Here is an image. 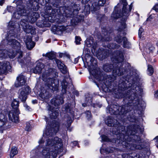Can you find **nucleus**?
I'll return each mask as SVG.
<instances>
[{
    "mask_svg": "<svg viewBox=\"0 0 158 158\" xmlns=\"http://www.w3.org/2000/svg\"><path fill=\"white\" fill-rule=\"evenodd\" d=\"M13 53H10V52H9L8 53V55L10 58H13L15 57L16 56L15 53L12 51Z\"/></svg>",
    "mask_w": 158,
    "mask_h": 158,
    "instance_id": "nucleus-47",
    "label": "nucleus"
},
{
    "mask_svg": "<svg viewBox=\"0 0 158 158\" xmlns=\"http://www.w3.org/2000/svg\"><path fill=\"white\" fill-rule=\"evenodd\" d=\"M105 51H103L102 52V53L103 54H101L100 53H98V54L97 57L100 60H102L103 59H105L107 56L109 55V53L108 52H106L105 55L104 54Z\"/></svg>",
    "mask_w": 158,
    "mask_h": 158,
    "instance_id": "nucleus-31",
    "label": "nucleus"
},
{
    "mask_svg": "<svg viewBox=\"0 0 158 158\" xmlns=\"http://www.w3.org/2000/svg\"><path fill=\"white\" fill-rule=\"evenodd\" d=\"M128 106L123 105L119 106L117 105H112L110 107L108 106L106 109V112L111 114L122 115L126 114L130 110Z\"/></svg>",
    "mask_w": 158,
    "mask_h": 158,
    "instance_id": "nucleus-8",
    "label": "nucleus"
},
{
    "mask_svg": "<svg viewBox=\"0 0 158 158\" xmlns=\"http://www.w3.org/2000/svg\"><path fill=\"white\" fill-rule=\"evenodd\" d=\"M89 58L90 59V61L91 62L90 64L91 66H93V69H94L97 67V62L95 59L91 56H89Z\"/></svg>",
    "mask_w": 158,
    "mask_h": 158,
    "instance_id": "nucleus-32",
    "label": "nucleus"
},
{
    "mask_svg": "<svg viewBox=\"0 0 158 158\" xmlns=\"http://www.w3.org/2000/svg\"><path fill=\"white\" fill-rule=\"evenodd\" d=\"M74 94L76 95L77 96H78L79 95V93L78 92L77 90H75L74 91Z\"/></svg>",
    "mask_w": 158,
    "mask_h": 158,
    "instance_id": "nucleus-60",
    "label": "nucleus"
},
{
    "mask_svg": "<svg viewBox=\"0 0 158 158\" xmlns=\"http://www.w3.org/2000/svg\"><path fill=\"white\" fill-rule=\"evenodd\" d=\"M52 129H46L45 132V134L47 136H50L52 135V133H51L52 131Z\"/></svg>",
    "mask_w": 158,
    "mask_h": 158,
    "instance_id": "nucleus-44",
    "label": "nucleus"
},
{
    "mask_svg": "<svg viewBox=\"0 0 158 158\" xmlns=\"http://www.w3.org/2000/svg\"><path fill=\"white\" fill-rule=\"evenodd\" d=\"M58 74L55 69L51 68L46 70L43 74L42 79L45 82V85L53 91L58 90L59 81L53 78Z\"/></svg>",
    "mask_w": 158,
    "mask_h": 158,
    "instance_id": "nucleus-4",
    "label": "nucleus"
},
{
    "mask_svg": "<svg viewBox=\"0 0 158 158\" xmlns=\"http://www.w3.org/2000/svg\"><path fill=\"white\" fill-rule=\"evenodd\" d=\"M18 153L17 148L15 147H13L12 148L10 153V158H13V157L17 155Z\"/></svg>",
    "mask_w": 158,
    "mask_h": 158,
    "instance_id": "nucleus-33",
    "label": "nucleus"
},
{
    "mask_svg": "<svg viewBox=\"0 0 158 158\" xmlns=\"http://www.w3.org/2000/svg\"><path fill=\"white\" fill-rule=\"evenodd\" d=\"M26 128H30L31 127H32L31 125L30 124V123L29 122H27L26 123Z\"/></svg>",
    "mask_w": 158,
    "mask_h": 158,
    "instance_id": "nucleus-53",
    "label": "nucleus"
},
{
    "mask_svg": "<svg viewBox=\"0 0 158 158\" xmlns=\"http://www.w3.org/2000/svg\"><path fill=\"white\" fill-rule=\"evenodd\" d=\"M60 124L58 122L56 121H53L52 123V124L51 126L50 127L52 128H58L59 127Z\"/></svg>",
    "mask_w": 158,
    "mask_h": 158,
    "instance_id": "nucleus-37",
    "label": "nucleus"
},
{
    "mask_svg": "<svg viewBox=\"0 0 158 158\" xmlns=\"http://www.w3.org/2000/svg\"><path fill=\"white\" fill-rule=\"evenodd\" d=\"M43 56L47 57L50 60L54 59L55 60V59H56L55 58V55L54 53L52 52L48 53L45 54H43Z\"/></svg>",
    "mask_w": 158,
    "mask_h": 158,
    "instance_id": "nucleus-35",
    "label": "nucleus"
},
{
    "mask_svg": "<svg viewBox=\"0 0 158 158\" xmlns=\"http://www.w3.org/2000/svg\"><path fill=\"white\" fill-rule=\"evenodd\" d=\"M51 103L55 106H58L64 103V100L62 97L60 96L52 99L51 101Z\"/></svg>",
    "mask_w": 158,
    "mask_h": 158,
    "instance_id": "nucleus-22",
    "label": "nucleus"
},
{
    "mask_svg": "<svg viewBox=\"0 0 158 158\" xmlns=\"http://www.w3.org/2000/svg\"><path fill=\"white\" fill-rule=\"evenodd\" d=\"M16 55L18 56V60L19 62L21 63H24V60L21 59V58L23 57V52L22 51L19 50L17 52Z\"/></svg>",
    "mask_w": 158,
    "mask_h": 158,
    "instance_id": "nucleus-30",
    "label": "nucleus"
},
{
    "mask_svg": "<svg viewBox=\"0 0 158 158\" xmlns=\"http://www.w3.org/2000/svg\"><path fill=\"white\" fill-rule=\"evenodd\" d=\"M108 47L110 49L118 48L119 47V45L116 44L115 43L110 44L107 45Z\"/></svg>",
    "mask_w": 158,
    "mask_h": 158,
    "instance_id": "nucleus-36",
    "label": "nucleus"
},
{
    "mask_svg": "<svg viewBox=\"0 0 158 158\" xmlns=\"http://www.w3.org/2000/svg\"><path fill=\"white\" fill-rule=\"evenodd\" d=\"M62 86V91L63 94L65 93L66 92L67 90L69 88V86L70 85L71 86V85L70 84H68V83L66 82V80L64 79L61 83Z\"/></svg>",
    "mask_w": 158,
    "mask_h": 158,
    "instance_id": "nucleus-26",
    "label": "nucleus"
},
{
    "mask_svg": "<svg viewBox=\"0 0 158 158\" xmlns=\"http://www.w3.org/2000/svg\"><path fill=\"white\" fill-rule=\"evenodd\" d=\"M154 96L155 97L158 98V91L156 92L155 94H154Z\"/></svg>",
    "mask_w": 158,
    "mask_h": 158,
    "instance_id": "nucleus-62",
    "label": "nucleus"
},
{
    "mask_svg": "<svg viewBox=\"0 0 158 158\" xmlns=\"http://www.w3.org/2000/svg\"><path fill=\"white\" fill-rule=\"evenodd\" d=\"M154 48L153 46L151 45L150 47H149L148 48V50L149 51V53L152 52V51L154 50Z\"/></svg>",
    "mask_w": 158,
    "mask_h": 158,
    "instance_id": "nucleus-52",
    "label": "nucleus"
},
{
    "mask_svg": "<svg viewBox=\"0 0 158 158\" xmlns=\"http://www.w3.org/2000/svg\"><path fill=\"white\" fill-rule=\"evenodd\" d=\"M18 7L17 10L14 13L12 17L16 19H19L21 16L26 17L27 14L28 13V10H26V9Z\"/></svg>",
    "mask_w": 158,
    "mask_h": 158,
    "instance_id": "nucleus-13",
    "label": "nucleus"
},
{
    "mask_svg": "<svg viewBox=\"0 0 158 158\" xmlns=\"http://www.w3.org/2000/svg\"><path fill=\"white\" fill-rule=\"evenodd\" d=\"M24 41L25 43L26 47L28 50L31 49L35 46V43L32 40L30 36H25L24 38Z\"/></svg>",
    "mask_w": 158,
    "mask_h": 158,
    "instance_id": "nucleus-18",
    "label": "nucleus"
},
{
    "mask_svg": "<svg viewBox=\"0 0 158 158\" xmlns=\"http://www.w3.org/2000/svg\"><path fill=\"white\" fill-rule=\"evenodd\" d=\"M91 102H92L91 99H90V102H89V103H87V104H86V103H84L82 104V105L84 107H85V106H89V104H91Z\"/></svg>",
    "mask_w": 158,
    "mask_h": 158,
    "instance_id": "nucleus-54",
    "label": "nucleus"
},
{
    "mask_svg": "<svg viewBox=\"0 0 158 158\" xmlns=\"http://www.w3.org/2000/svg\"><path fill=\"white\" fill-rule=\"evenodd\" d=\"M86 117L88 119H90L91 118V113L89 111H87L85 112Z\"/></svg>",
    "mask_w": 158,
    "mask_h": 158,
    "instance_id": "nucleus-46",
    "label": "nucleus"
},
{
    "mask_svg": "<svg viewBox=\"0 0 158 158\" xmlns=\"http://www.w3.org/2000/svg\"><path fill=\"white\" fill-rule=\"evenodd\" d=\"M114 63L113 64H104L103 67V70L106 72H111L112 69H114V64H115Z\"/></svg>",
    "mask_w": 158,
    "mask_h": 158,
    "instance_id": "nucleus-25",
    "label": "nucleus"
},
{
    "mask_svg": "<svg viewBox=\"0 0 158 158\" xmlns=\"http://www.w3.org/2000/svg\"><path fill=\"white\" fill-rule=\"evenodd\" d=\"M153 10H155L156 11H158V4H156L153 8Z\"/></svg>",
    "mask_w": 158,
    "mask_h": 158,
    "instance_id": "nucleus-56",
    "label": "nucleus"
},
{
    "mask_svg": "<svg viewBox=\"0 0 158 158\" xmlns=\"http://www.w3.org/2000/svg\"><path fill=\"white\" fill-rule=\"evenodd\" d=\"M24 107L26 108V109L27 110H29L30 108L27 104H25L24 105Z\"/></svg>",
    "mask_w": 158,
    "mask_h": 158,
    "instance_id": "nucleus-57",
    "label": "nucleus"
},
{
    "mask_svg": "<svg viewBox=\"0 0 158 158\" xmlns=\"http://www.w3.org/2000/svg\"><path fill=\"white\" fill-rule=\"evenodd\" d=\"M106 124L108 126L111 127L113 126L114 127H119V123L117 120L114 119L112 117H107L105 121Z\"/></svg>",
    "mask_w": 158,
    "mask_h": 158,
    "instance_id": "nucleus-14",
    "label": "nucleus"
},
{
    "mask_svg": "<svg viewBox=\"0 0 158 158\" xmlns=\"http://www.w3.org/2000/svg\"><path fill=\"white\" fill-rule=\"evenodd\" d=\"M11 106L13 110L11 111L8 114V117L10 120L12 122L17 123L19 121V114L20 113L18 109L19 106V102L17 101L14 100L11 103Z\"/></svg>",
    "mask_w": 158,
    "mask_h": 158,
    "instance_id": "nucleus-9",
    "label": "nucleus"
},
{
    "mask_svg": "<svg viewBox=\"0 0 158 158\" xmlns=\"http://www.w3.org/2000/svg\"><path fill=\"white\" fill-rule=\"evenodd\" d=\"M86 45L88 47H92L94 51L97 48V43L94 42V40L92 37L87 39L86 41Z\"/></svg>",
    "mask_w": 158,
    "mask_h": 158,
    "instance_id": "nucleus-23",
    "label": "nucleus"
},
{
    "mask_svg": "<svg viewBox=\"0 0 158 158\" xmlns=\"http://www.w3.org/2000/svg\"><path fill=\"white\" fill-rule=\"evenodd\" d=\"M14 9L15 8L14 7L11 6H8L7 8V10L9 12H12Z\"/></svg>",
    "mask_w": 158,
    "mask_h": 158,
    "instance_id": "nucleus-49",
    "label": "nucleus"
},
{
    "mask_svg": "<svg viewBox=\"0 0 158 158\" xmlns=\"http://www.w3.org/2000/svg\"><path fill=\"white\" fill-rule=\"evenodd\" d=\"M28 22L27 19H23L20 22L21 25L23 27L25 32L27 33H31L33 34L35 33V29L31 26L28 25Z\"/></svg>",
    "mask_w": 158,
    "mask_h": 158,
    "instance_id": "nucleus-12",
    "label": "nucleus"
},
{
    "mask_svg": "<svg viewBox=\"0 0 158 158\" xmlns=\"http://www.w3.org/2000/svg\"><path fill=\"white\" fill-rule=\"evenodd\" d=\"M26 82V78L22 75H20L17 78L15 83V86L16 87H20L24 85Z\"/></svg>",
    "mask_w": 158,
    "mask_h": 158,
    "instance_id": "nucleus-16",
    "label": "nucleus"
},
{
    "mask_svg": "<svg viewBox=\"0 0 158 158\" xmlns=\"http://www.w3.org/2000/svg\"><path fill=\"white\" fill-rule=\"evenodd\" d=\"M133 120L131 119V121L132 122H135V123H136V121H137V120L135 118V117L134 116L133 117Z\"/></svg>",
    "mask_w": 158,
    "mask_h": 158,
    "instance_id": "nucleus-58",
    "label": "nucleus"
},
{
    "mask_svg": "<svg viewBox=\"0 0 158 158\" xmlns=\"http://www.w3.org/2000/svg\"><path fill=\"white\" fill-rule=\"evenodd\" d=\"M44 142V140L43 139V138H41L39 141V143L40 144H41L43 143Z\"/></svg>",
    "mask_w": 158,
    "mask_h": 158,
    "instance_id": "nucleus-61",
    "label": "nucleus"
},
{
    "mask_svg": "<svg viewBox=\"0 0 158 158\" xmlns=\"http://www.w3.org/2000/svg\"><path fill=\"white\" fill-rule=\"evenodd\" d=\"M6 118L5 116L3 114L0 113V128L4 127H3L2 125H4L7 123L6 122Z\"/></svg>",
    "mask_w": 158,
    "mask_h": 158,
    "instance_id": "nucleus-28",
    "label": "nucleus"
},
{
    "mask_svg": "<svg viewBox=\"0 0 158 158\" xmlns=\"http://www.w3.org/2000/svg\"><path fill=\"white\" fill-rule=\"evenodd\" d=\"M153 140L156 143H158V136H156L155 138Z\"/></svg>",
    "mask_w": 158,
    "mask_h": 158,
    "instance_id": "nucleus-59",
    "label": "nucleus"
},
{
    "mask_svg": "<svg viewBox=\"0 0 158 158\" xmlns=\"http://www.w3.org/2000/svg\"><path fill=\"white\" fill-rule=\"evenodd\" d=\"M75 42L77 44H80V41L81 40V38L78 36H76L75 38Z\"/></svg>",
    "mask_w": 158,
    "mask_h": 158,
    "instance_id": "nucleus-45",
    "label": "nucleus"
},
{
    "mask_svg": "<svg viewBox=\"0 0 158 158\" xmlns=\"http://www.w3.org/2000/svg\"><path fill=\"white\" fill-rule=\"evenodd\" d=\"M57 108L56 109L55 111L52 112L51 115V117L52 118H56L59 115V111L58 110H56Z\"/></svg>",
    "mask_w": 158,
    "mask_h": 158,
    "instance_id": "nucleus-38",
    "label": "nucleus"
},
{
    "mask_svg": "<svg viewBox=\"0 0 158 158\" xmlns=\"http://www.w3.org/2000/svg\"><path fill=\"white\" fill-rule=\"evenodd\" d=\"M111 60L115 64L113 69V76H109L100 71H98L95 75V77L100 82H102L106 85H110L111 83L114 81L115 77L118 76L123 75L125 69H121L120 64L119 62H123L124 60V56L122 52L119 51L114 52L113 54L111 55Z\"/></svg>",
    "mask_w": 158,
    "mask_h": 158,
    "instance_id": "nucleus-2",
    "label": "nucleus"
},
{
    "mask_svg": "<svg viewBox=\"0 0 158 158\" xmlns=\"http://www.w3.org/2000/svg\"><path fill=\"white\" fill-rule=\"evenodd\" d=\"M47 95L48 93L47 92H45V93H41L40 94V96L42 100H44L45 99L47 98Z\"/></svg>",
    "mask_w": 158,
    "mask_h": 158,
    "instance_id": "nucleus-41",
    "label": "nucleus"
},
{
    "mask_svg": "<svg viewBox=\"0 0 158 158\" xmlns=\"http://www.w3.org/2000/svg\"><path fill=\"white\" fill-rule=\"evenodd\" d=\"M64 67H66L65 65L64 64L63 65L61 66V67H59L58 68L59 69H60V71L61 73H64L65 72V71H64V70L62 69V68H63Z\"/></svg>",
    "mask_w": 158,
    "mask_h": 158,
    "instance_id": "nucleus-51",
    "label": "nucleus"
},
{
    "mask_svg": "<svg viewBox=\"0 0 158 158\" xmlns=\"http://www.w3.org/2000/svg\"><path fill=\"white\" fill-rule=\"evenodd\" d=\"M78 10V8H76L75 6L72 8L60 7L58 9H54L50 6H46L45 7L44 16L46 20L49 22L61 23L64 22V17H72L74 15H77Z\"/></svg>",
    "mask_w": 158,
    "mask_h": 158,
    "instance_id": "nucleus-1",
    "label": "nucleus"
},
{
    "mask_svg": "<svg viewBox=\"0 0 158 158\" xmlns=\"http://www.w3.org/2000/svg\"><path fill=\"white\" fill-rule=\"evenodd\" d=\"M143 32V29L142 28L140 27L139 30V36L140 37L142 35Z\"/></svg>",
    "mask_w": 158,
    "mask_h": 158,
    "instance_id": "nucleus-50",
    "label": "nucleus"
},
{
    "mask_svg": "<svg viewBox=\"0 0 158 158\" xmlns=\"http://www.w3.org/2000/svg\"><path fill=\"white\" fill-rule=\"evenodd\" d=\"M148 71L149 73V74L150 75H152L154 73V69L150 65H148Z\"/></svg>",
    "mask_w": 158,
    "mask_h": 158,
    "instance_id": "nucleus-42",
    "label": "nucleus"
},
{
    "mask_svg": "<svg viewBox=\"0 0 158 158\" xmlns=\"http://www.w3.org/2000/svg\"><path fill=\"white\" fill-rule=\"evenodd\" d=\"M46 144V147L41 152L43 158H56L57 154L61 151V140L58 137L48 138Z\"/></svg>",
    "mask_w": 158,
    "mask_h": 158,
    "instance_id": "nucleus-3",
    "label": "nucleus"
},
{
    "mask_svg": "<svg viewBox=\"0 0 158 158\" xmlns=\"http://www.w3.org/2000/svg\"><path fill=\"white\" fill-rule=\"evenodd\" d=\"M66 30V27L64 26H58L57 27H54L51 31L54 33L58 35H61L63 32Z\"/></svg>",
    "mask_w": 158,
    "mask_h": 158,
    "instance_id": "nucleus-19",
    "label": "nucleus"
},
{
    "mask_svg": "<svg viewBox=\"0 0 158 158\" xmlns=\"http://www.w3.org/2000/svg\"><path fill=\"white\" fill-rule=\"evenodd\" d=\"M65 110L67 113L65 115L64 120L67 123V124H65L66 127L68 128L70 127L71 124L73 122V119L74 117V112L70 110L69 106H65Z\"/></svg>",
    "mask_w": 158,
    "mask_h": 158,
    "instance_id": "nucleus-11",
    "label": "nucleus"
},
{
    "mask_svg": "<svg viewBox=\"0 0 158 158\" xmlns=\"http://www.w3.org/2000/svg\"><path fill=\"white\" fill-rule=\"evenodd\" d=\"M126 27L125 23L124 21L119 23V26L118 31V35L115 37V40L120 44L123 41V47L124 48H129L130 47V44L128 41L127 39L125 37H122L121 35L123 34L124 35L123 30Z\"/></svg>",
    "mask_w": 158,
    "mask_h": 158,
    "instance_id": "nucleus-7",
    "label": "nucleus"
},
{
    "mask_svg": "<svg viewBox=\"0 0 158 158\" xmlns=\"http://www.w3.org/2000/svg\"><path fill=\"white\" fill-rule=\"evenodd\" d=\"M11 66L9 62H4V63L0 62V74L4 73L7 70L10 69Z\"/></svg>",
    "mask_w": 158,
    "mask_h": 158,
    "instance_id": "nucleus-17",
    "label": "nucleus"
},
{
    "mask_svg": "<svg viewBox=\"0 0 158 158\" xmlns=\"http://www.w3.org/2000/svg\"><path fill=\"white\" fill-rule=\"evenodd\" d=\"M102 32L101 36L98 37L100 40L102 41H108L111 40V38L108 35V33L105 28L102 29Z\"/></svg>",
    "mask_w": 158,
    "mask_h": 158,
    "instance_id": "nucleus-21",
    "label": "nucleus"
},
{
    "mask_svg": "<svg viewBox=\"0 0 158 158\" xmlns=\"http://www.w3.org/2000/svg\"><path fill=\"white\" fill-rule=\"evenodd\" d=\"M124 144H125V146L127 147H129V143H127V144H126V141H125V142H123V144L124 145Z\"/></svg>",
    "mask_w": 158,
    "mask_h": 158,
    "instance_id": "nucleus-64",
    "label": "nucleus"
},
{
    "mask_svg": "<svg viewBox=\"0 0 158 158\" xmlns=\"http://www.w3.org/2000/svg\"><path fill=\"white\" fill-rule=\"evenodd\" d=\"M126 84L124 81H120L118 84V87L120 88L122 90H124V88L125 87Z\"/></svg>",
    "mask_w": 158,
    "mask_h": 158,
    "instance_id": "nucleus-40",
    "label": "nucleus"
},
{
    "mask_svg": "<svg viewBox=\"0 0 158 158\" xmlns=\"http://www.w3.org/2000/svg\"><path fill=\"white\" fill-rule=\"evenodd\" d=\"M120 1L122 2L123 5V7L122 9V14L123 15V17L125 16V17L124 18H126L125 17H127L129 15L130 13L131 12L132 7V3H131V4L128 6V7H129V10H128L127 12H126L125 9H126V6L127 5V2L126 0H120Z\"/></svg>",
    "mask_w": 158,
    "mask_h": 158,
    "instance_id": "nucleus-15",
    "label": "nucleus"
},
{
    "mask_svg": "<svg viewBox=\"0 0 158 158\" xmlns=\"http://www.w3.org/2000/svg\"><path fill=\"white\" fill-rule=\"evenodd\" d=\"M4 2V0H0V5L1 6H2Z\"/></svg>",
    "mask_w": 158,
    "mask_h": 158,
    "instance_id": "nucleus-63",
    "label": "nucleus"
},
{
    "mask_svg": "<svg viewBox=\"0 0 158 158\" xmlns=\"http://www.w3.org/2000/svg\"><path fill=\"white\" fill-rule=\"evenodd\" d=\"M44 67V66L42 63H38L35 67L33 69V72L35 73H40Z\"/></svg>",
    "mask_w": 158,
    "mask_h": 158,
    "instance_id": "nucleus-24",
    "label": "nucleus"
},
{
    "mask_svg": "<svg viewBox=\"0 0 158 158\" xmlns=\"http://www.w3.org/2000/svg\"><path fill=\"white\" fill-rule=\"evenodd\" d=\"M33 2V0H31L27 1V10L28 13L27 17H24V18L25 19H27V21H29L31 23H34L36 21L37 19L39 17L40 15L37 12H31L28 14L30 10H31L32 9L34 10L35 9V8H34L35 5L37 6L38 5V2L39 0H34Z\"/></svg>",
    "mask_w": 158,
    "mask_h": 158,
    "instance_id": "nucleus-6",
    "label": "nucleus"
},
{
    "mask_svg": "<svg viewBox=\"0 0 158 158\" xmlns=\"http://www.w3.org/2000/svg\"><path fill=\"white\" fill-rule=\"evenodd\" d=\"M120 16L123 17V19H124V20H125L127 18V17H125V18H124L125 16H123V15L122 14V15L121 16L119 13H117L115 12H113V13L111 14V17L113 19H117L118 18H119Z\"/></svg>",
    "mask_w": 158,
    "mask_h": 158,
    "instance_id": "nucleus-29",
    "label": "nucleus"
},
{
    "mask_svg": "<svg viewBox=\"0 0 158 158\" xmlns=\"http://www.w3.org/2000/svg\"><path fill=\"white\" fill-rule=\"evenodd\" d=\"M15 32V31H10L7 33L6 39L9 45L15 48L19 49L21 48V45L19 42L14 39L17 36V35Z\"/></svg>",
    "mask_w": 158,
    "mask_h": 158,
    "instance_id": "nucleus-10",
    "label": "nucleus"
},
{
    "mask_svg": "<svg viewBox=\"0 0 158 158\" xmlns=\"http://www.w3.org/2000/svg\"><path fill=\"white\" fill-rule=\"evenodd\" d=\"M143 92V89L141 87L136 86L135 88L128 90L124 97L128 100L129 104L133 103L134 106H136L139 103V97L142 95Z\"/></svg>",
    "mask_w": 158,
    "mask_h": 158,
    "instance_id": "nucleus-5",
    "label": "nucleus"
},
{
    "mask_svg": "<svg viewBox=\"0 0 158 158\" xmlns=\"http://www.w3.org/2000/svg\"><path fill=\"white\" fill-rule=\"evenodd\" d=\"M55 61L56 63L58 68L61 67V66L62 65L64 64L60 60H59L57 59H55Z\"/></svg>",
    "mask_w": 158,
    "mask_h": 158,
    "instance_id": "nucleus-43",
    "label": "nucleus"
},
{
    "mask_svg": "<svg viewBox=\"0 0 158 158\" xmlns=\"http://www.w3.org/2000/svg\"><path fill=\"white\" fill-rule=\"evenodd\" d=\"M20 92V93L19 95V98L23 102L25 101L27 99V94H25V93L24 92Z\"/></svg>",
    "mask_w": 158,
    "mask_h": 158,
    "instance_id": "nucleus-34",
    "label": "nucleus"
},
{
    "mask_svg": "<svg viewBox=\"0 0 158 158\" xmlns=\"http://www.w3.org/2000/svg\"><path fill=\"white\" fill-rule=\"evenodd\" d=\"M102 140L105 141H109V139L108 138L106 135H103L101 136Z\"/></svg>",
    "mask_w": 158,
    "mask_h": 158,
    "instance_id": "nucleus-48",
    "label": "nucleus"
},
{
    "mask_svg": "<svg viewBox=\"0 0 158 158\" xmlns=\"http://www.w3.org/2000/svg\"><path fill=\"white\" fill-rule=\"evenodd\" d=\"M140 138L137 135H130V136H125L124 137V139L127 142H130L135 140V141L139 140Z\"/></svg>",
    "mask_w": 158,
    "mask_h": 158,
    "instance_id": "nucleus-27",
    "label": "nucleus"
},
{
    "mask_svg": "<svg viewBox=\"0 0 158 158\" xmlns=\"http://www.w3.org/2000/svg\"><path fill=\"white\" fill-rule=\"evenodd\" d=\"M20 91L24 92L25 94H27L30 91V88L28 86H26L24 87L23 88L19 90Z\"/></svg>",
    "mask_w": 158,
    "mask_h": 158,
    "instance_id": "nucleus-39",
    "label": "nucleus"
},
{
    "mask_svg": "<svg viewBox=\"0 0 158 158\" xmlns=\"http://www.w3.org/2000/svg\"><path fill=\"white\" fill-rule=\"evenodd\" d=\"M105 1L104 0H99L98 3H94L91 6V11L93 13L99 9V6H102L105 3Z\"/></svg>",
    "mask_w": 158,
    "mask_h": 158,
    "instance_id": "nucleus-20",
    "label": "nucleus"
},
{
    "mask_svg": "<svg viewBox=\"0 0 158 158\" xmlns=\"http://www.w3.org/2000/svg\"><path fill=\"white\" fill-rule=\"evenodd\" d=\"M62 70H64V71H65V72L64 73H62L63 74H66L67 72H68V70L67 69L66 67H64L62 69Z\"/></svg>",
    "mask_w": 158,
    "mask_h": 158,
    "instance_id": "nucleus-55",
    "label": "nucleus"
}]
</instances>
